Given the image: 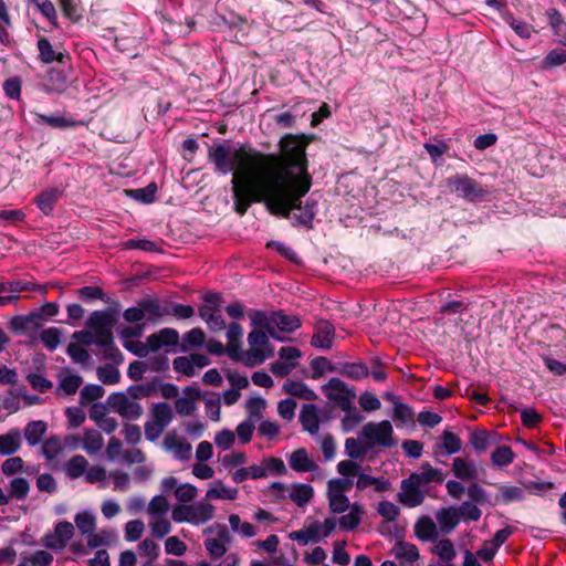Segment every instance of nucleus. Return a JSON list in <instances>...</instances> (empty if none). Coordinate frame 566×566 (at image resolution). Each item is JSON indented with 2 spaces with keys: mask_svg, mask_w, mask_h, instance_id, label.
I'll return each mask as SVG.
<instances>
[{
  "mask_svg": "<svg viewBox=\"0 0 566 566\" xmlns=\"http://www.w3.org/2000/svg\"><path fill=\"white\" fill-rule=\"evenodd\" d=\"M281 153L264 154L250 146L233 148L229 142L208 148V159L213 170L221 175L232 172L231 186L234 210L244 216L253 202H263L273 214L287 218L298 209L297 222L313 227L317 202L301 199L311 189L312 177L307 171L306 144L297 136L286 135L280 140Z\"/></svg>",
  "mask_w": 566,
  "mask_h": 566,
  "instance_id": "f257e3e1",
  "label": "nucleus"
},
{
  "mask_svg": "<svg viewBox=\"0 0 566 566\" xmlns=\"http://www.w3.org/2000/svg\"><path fill=\"white\" fill-rule=\"evenodd\" d=\"M184 503L174 507L171 517L177 523L188 522L191 524H202L213 517L214 509L208 502H191L193 497H178Z\"/></svg>",
  "mask_w": 566,
  "mask_h": 566,
  "instance_id": "f03ea898",
  "label": "nucleus"
},
{
  "mask_svg": "<svg viewBox=\"0 0 566 566\" xmlns=\"http://www.w3.org/2000/svg\"><path fill=\"white\" fill-rule=\"evenodd\" d=\"M248 343L250 348L243 352L242 357V363L248 367L259 366L274 355V348L262 329L253 328L248 335Z\"/></svg>",
  "mask_w": 566,
  "mask_h": 566,
  "instance_id": "7ed1b4c3",
  "label": "nucleus"
},
{
  "mask_svg": "<svg viewBox=\"0 0 566 566\" xmlns=\"http://www.w3.org/2000/svg\"><path fill=\"white\" fill-rule=\"evenodd\" d=\"M444 480L441 470L432 468L426 463L421 467V471L412 473L408 479L402 480V492L397 495H423L428 492V484L431 482L442 483Z\"/></svg>",
  "mask_w": 566,
  "mask_h": 566,
  "instance_id": "20e7f679",
  "label": "nucleus"
},
{
  "mask_svg": "<svg viewBox=\"0 0 566 566\" xmlns=\"http://www.w3.org/2000/svg\"><path fill=\"white\" fill-rule=\"evenodd\" d=\"M360 439L370 450L377 447L391 448L397 444L392 426L388 420L366 423L361 429Z\"/></svg>",
  "mask_w": 566,
  "mask_h": 566,
  "instance_id": "39448f33",
  "label": "nucleus"
},
{
  "mask_svg": "<svg viewBox=\"0 0 566 566\" xmlns=\"http://www.w3.org/2000/svg\"><path fill=\"white\" fill-rule=\"evenodd\" d=\"M113 317L106 311H95L90 315L87 326L95 336V345L107 347L113 343Z\"/></svg>",
  "mask_w": 566,
  "mask_h": 566,
  "instance_id": "423d86ee",
  "label": "nucleus"
},
{
  "mask_svg": "<svg viewBox=\"0 0 566 566\" xmlns=\"http://www.w3.org/2000/svg\"><path fill=\"white\" fill-rule=\"evenodd\" d=\"M326 398L342 410L349 409L356 394L353 388L337 377H333L322 387Z\"/></svg>",
  "mask_w": 566,
  "mask_h": 566,
  "instance_id": "0eeeda50",
  "label": "nucleus"
},
{
  "mask_svg": "<svg viewBox=\"0 0 566 566\" xmlns=\"http://www.w3.org/2000/svg\"><path fill=\"white\" fill-rule=\"evenodd\" d=\"M447 184L452 191L459 193L468 201H475L476 199L485 197L488 193L478 181L468 175H454L448 178Z\"/></svg>",
  "mask_w": 566,
  "mask_h": 566,
  "instance_id": "6e6552de",
  "label": "nucleus"
},
{
  "mask_svg": "<svg viewBox=\"0 0 566 566\" xmlns=\"http://www.w3.org/2000/svg\"><path fill=\"white\" fill-rule=\"evenodd\" d=\"M111 410L118 413L123 419L137 420L143 415V407L139 402L132 400L125 392H114L107 398Z\"/></svg>",
  "mask_w": 566,
  "mask_h": 566,
  "instance_id": "1a4fd4ad",
  "label": "nucleus"
},
{
  "mask_svg": "<svg viewBox=\"0 0 566 566\" xmlns=\"http://www.w3.org/2000/svg\"><path fill=\"white\" fill-rule=\"evenodd\" d=\"M243 328L240 324L230 323L227 329V354L234 361H241L243 357L242 350Z\"/></svg>",
  "mask_w": 566,
  "mask_h": 566,
  "instance_id": "9d476101",
  "label": "nucleus"
},
{
  "mask_svg": "<svg viewBox=\"0 0 566 566\" xmlns=\"http://www.w3.org/2000/svg\"><path fill=\"white\" fill-rule=\"evenodd\" d=\"M164 448L174 453L178 460H189L191 458L192 448L186 439L177 436L176 432H168L163 441Z\"/></svg>",
  "mask_w": 566,
  "mask_h": 566,
  "instance_id": "9b49d317",
  "label": "nucleus"
},
{
  "mask_svg": "<svg viewBox=\"0 0 566 566\" xmlns=\"http://www.w3.org/2000/svg\"><path fill=\"white\" fill-rule=\"evenodd\" d=\"M83 379L80 375L72 373L70 369H64L59 375V384L56 394L60 396H72L76 394Z\"/></svg>",
  "mask_w": 566,
  "mask_h": 566,
  "instance_id": "f8f14e48",
  "label": "nucleus"
},
{
  "mask_svg": "<svg viewBox=\"0 0 566 566\" xmlns=\"http://www.w3.org/2000/svg\"><path fill=\"white\" fill-rule=\"evenodd\" d=\"M334 335V326L327 321H321L317 324L311 344L317 348L329 349L333 346Z\"/></svg>",
  "mask_w": 566,
  "mask_h": 566,
  "instance_id": "ddd939ff",
  "label": "nucleus"
},
{
  "mask_svg": "<svg viewBox=\"0 0 566 566\" xmlns=\"http://www.w3.org/2000/svg\"><path fill=\"white\" fill-rule=\"evenodd\" d=\"M197 488L190 483L178 484L174 476L161 480L159 495H196Z\"/></svg>",
  "mask_w": 566,
  "mask_h": 566,
  "instance_id": "4468645a",
  "label": "nucleus"
},
{
  "mask_svg": "<svg viewBox=\"0 0 566 566\" xmlns=\"http://www.w3.org/2000/svg\"><path fill=\"white\" fill-rule=\"evenodd\" d=\"M63 196V190L57 187H52L40 192L35 198L36 207L45 214L52 213L55 203Z\"/></svg>",
  "mask_w": 566,
  "mask_h": 566,
  "instance_id": "2eb2a0df",
  "label": "nucleus"
},
{
  "mask_svg": "<svg viewBox=\"0 0 566 566\" xmlns=\"http://www.w3.org/2000/svg\"><path fill=\"white\" fill-rule=\"evenodd\" d=\"M199 315L213 332L222 331L226 327L221 310L218 306L205 304L200 307Z\"/></svg>",
  "mask_w": 566,
  "mask_h": 566,
  "instance_id": "dca6fc26",
  "label": "nucleus"
},
{
  "mask_svg": "<svg viewBox=\"0 0 566 566\" xmlns=\"http://www.w3.org/2000/svg\"><path fill=\"white\" fill-rule=\"evenodd\" d=\"M356 488L359 491L370 489L376 493H386L391 490L389 480L384 478H374L368 474H359L356 481Z\"/></svg>",
  "mask_w": 566,
  "mask_h": 566,
  "instance_id": "f3484780",
  "label": "nucleus"
},
{
  "mask_svg": "<svg viewBox=\"0 0 566 566\" xmlns=\"http://www.w3.org/2000/svg\"><path fill=\"white\" fill-rule=\"evenodd\" d=\"M300 421L305 431L312 436L316 434L319 430V416L317 407L313 403L304 405L300 413Z\"/></svg>",
  "mask_w": 566,
  "mask_h": 566,
  "instance_id": "a211bd4d",
  "label": "nucleus"
},
{
  "mask_svg": "<svg viewBox=\"0 0 566 566\" xmlns=\"http://www.w3.org/2000/svg\"><path fill=\"white\" fill-rule=\"evenodd\" d=\"M148 322H157L166 315H170L169 307L161 306L157 298H142L138 301Z\"/></svg>",
  "mask_w": 566,
  "mask_h": 566,
  "instance_id": "6ab92c4d",
  "label": "nucleus"
},
{
  "mask_svg": "<svg viewBox=\"0 0 566 566\" xmlns=\"http://www.w3.org/2000/svg\"><path fill=\"white\" fill-rule=\"evenodd\" d=\"M322 531V524L318 521L311 523L308 526L290 533V538L298 542L302 545H306L310 542L317 543L321 541L322 536L319 532Z\"/></svg>",
  "mask_w": 566,
  "mask_h": 566,
  "instance_id": "aec40b11",
  "label": "nucleus"
},
{
  "mask_svg": "<svg viewBox=\"0 0 566 566\" xmlns=\"http://www.w3.org/2000/svg\"><path fill=\"white\" fill-rule=\"evenodd\" d=\"M22 444L21 433L18 429H11L0 434V454L10 457L19 451Z\"/></svg>",
  "mask_w": 566,
  "mask_h": 566,
  "instance_id": "412c9836",
  "label": "nucleus"
},
{
  "mask_svg": "<svg viewBox=\"0 0 566 566\" xmlns=\"http://www.w3.org/2000/svg\"><path fill=\"white\" fill-rule=\"evenodd\" d=\"M184 391L189 397L178 398L175 402V408L179 415L189 416L196 410L193 399H200L201 391L195 387H186Z\"/></svg>",
  "mask_w": 566,
  "mask_h": 566,
  "instance_id": "4be33fe9",
  "label": "nucleus"
},
{
  "mask_svg": "<svg viewBox=\"0 0 566 566\" xmlns=\"http://www.w3.org/2000/svg\"><path fill=\"white\" fill-rule=\"evenodd\" d=\"M287 462L290 468L296 472H312L316 469L315 463L308 458L307 451L303 448L292 452Z\"/></svg>",
  "mask_w": 566,
  "mask_h": 566,
  "instance_id": "5701e85b",
  "label": "nucleus"
},
{
  "mask_svg": "<svg viewBox=\"0 0 566 566\" xmlns=\"http://www.w3.org/2000/svg\"><path fill=\"white\" fill-rule=\"evenodd\" d=\"M436 517L443 534L452 532L460 522V515L455 507L441 509L437 512Z\"/></svg>",
  "mask_w": 566,
  "mask_h": 566,
  "instance_id": "b1692460",
  "label": "nucleus"
},
{
  "mask_svg": "<svg viewBox=\"0 0 566 566\" xmlns=\"http://www.w3.org/2000/svg\"><path fill=\"white\" fill-rule=\"evenodd\" d=\"M251 323L254 328L265 329L270 336L280 339L273 331L274 312L266 313L264 311L255 310L250 313Z\"/></svg>",
  "mask_w": 566,
  "mask_h": 566,
  "instance_id": "393cba45",
  "label": "nucleus"
},
{
  "mask_svg": "<svg viewBox=\"0 0 566 566\" xmlns=\"http://www.w3.org/2000/svg\"><path fill=\"white\" fill-rule=\"evenodd\" d=\"M452 471L458 479L465 482H473L478 478L476 467L462 458L453 459Z\"/></svg>",
  "mask_w": 566,
  "mask_h": 566,
  "instance_id": "a878e982",
  "label": "nucleus"
},
{
  "mask_svg": "<svg viewBox=\"0 0 566 566\" xmlns=\"http://www.w3.org/2000/svg\"><path fill=\"white\" fill-rule=\"evenodd\" d=\"M69 86V81L63 71L50 70L44 83L45 91L49 93H63Z\"/></svg>",
  "mask_w": 566,
  "mask_h": 566,
  "instance_id": "bb28decb",
  "label": "nucleus"
},
{
  "mask_svg": "<svg viewBox=\"0 0 566 566\" xmlns=\"http://www.w3.org/2000/svg\"><path fill=\"white\" fill-rule=\"evenodd\" d=\"M229 541V533L224 528L219 532L218 537L207 538L205 547L212 558H219L227 552L226 543Z\"/></svg>",
  "mask_w": 566,
  "mask_h": 566,
  "instance_id": "cd10ccee",
  "label": "nucleus"
},
{
  "mask_svg": "<svg viewBox=\"0 0 566 566\" xmlns=\"http://www.w3.org/2000/svg\"><path fill=\"white\" fill-rule=\"evenodd\" d=\"M391 553L397 559L405 560L410 564L418 560L420 557L418 547L415 544L403 541L397 542L394 545Z\"/></svg>",
  "mask_w": 566,
  "mask_h": 566,
  "instance_id": "c85d7f7f",
  "label": "nucleus"
},
{
  "mask_svg": "<svg viewBox=\"0 0 566 566\" xmlns=\"http://www.w3.org/2000/svg\"><path fill=\"white\" fill-rule=\"evenodd\" d=\"M301 327V321L295 315H287L283 311L274 312L273 331L292 333Z\"/></svg>",
  "mask_w": 566,
  "mask_h": 566,
  "instance_id": "c756f323",
  "label": "nucleus"
},
{
  "mask_svg": "<svg viewBox=\"0 0 566 566\" xmlns=\"http://www.w3.org/2000/svg\"><path fill=\"white\" fill-rule=\"evenodd\" d=\"M415 534L421 541H436L438 537L437 526L433 521L428 517H421L415 525Z\"/></svg>",
  "mask_w": 566,
  "mask_h": 566,
  "instance_id": "7c9ffc66",
  "label": "nucleus"
},
{
  "mask_svg": "<svg viewBox=\"0 0 566 566\" xmlns=\"http://www.w3.org/2000/svg\"><path fill=\"white\" fill-rule=\"evenodd\" d=\"M172 418V409L168 402L154 403L150 410V420L160 423L166 428L171 422Z\"/></svg>",
  "mask_w": 566,
  "mask_h": 566,
  "instance_id": "2f4dec72",
  "label": "nucleus"
},
{
  "mask_svg": "<svg viewBox=\"0 0 566 566\" xmlns=\"http://www.w3.org/2000/svg\"><path fill=\"white\" fill-rule=\"evenodd\" d=\"M88 467V461L85 457L76 454L72 457L64 467L65 473L71 479H77L85 475Z\"/></svg>",
  "mask_w": 566,
  "mask_h": 566,
  "instance_id": "473e14b6",
  "label": "nucleus"
},
{
  "mask_svg": "<svg viewBox=\"0 0 566 566\" xmlns=\"http://www.w3.org/2000/svg\"><path fill=\"white\" fill-rule=\"evenodd\" d=\"M269 490L271 492H287L289 495H313L314 490L310 484L301 483V484H293L291 486H286L283 483L280 482H273L270 484Z\"/></svg>",
  "mask_w": 566,
  "mask_h": 566,
  "instance_id": "72a5a7b5",
  "label": "nucleus"
},
{
  "mask_svg": "<svg viewBox=\"0 0 566 566\" xmlns=\"http://www.w3.org/2000/svg\"><path fill=\"white\" fill-rule=\"evenodd\" d=\"M46 431V423L42 420L30 421L24 428V438L30 446L41 442Z\"/></svg>",
  "mask_w": 566,
  "mask_h": 566,
  "instance_id": "f704fd0d",
  "label": "nucleus"
},
{
  "mask_svg": "<svg viewBox=\"0 0 566 566\" xmlns=\"http://www.w3.org/2000/svg\"><path fill=\"white\" fill-rule=\"evenodd\" d=\"M39 57L43 63H52L59 61L63 63L64 54L55 53L51 42L46 38H41L38 41Z\"/></svg>",
  "mask_w": 566,
  "mask_h": 566,
  "instance_id": "c9c22d12",
  "label": "nucleus"
},
{
  "mask_svg": "<svg viewBox=\"0 0 566 566\" xmlns=\"http://www.w3.org/2000/svg\"><path fill=\"white\" fill-rule=\"evenodd\" d=\"M104 441L101 433L94 429H87L83 437V449L88 454H96L103 448Z\"/></svg>",
  "mask_w": 566,
  "mask_h": 566,
  "instance_id": "e433bc0d",
  "label": "nucleus"
},
{
  "mask_svg": "<svg viewBox=\"0 0 566 566\" xmlns=\"http://www.w3.org/2000/svg\"><path fill=\"white\" fill-rule=\"evenodd\" d=\"M391 417L397 422V426H405L413 422L415 412L410 406L400 401L395 402V407H392Z\"/></svg>",
  "mask_w": 566,
  "mask_h": 566,
  "instance_id": "4c0bfd02",
  "label": "nucleus"
},
{
  "mask_svg": "<svg viewBox=\"0 0 566 566\" xmlns=\"http://www.w3.org/2000/svg\"><path fill=\"white\" fill-rule=\"evenodd\" d=\"M547 18L549 25L554 30V34L558 38V43L566 45V36L564 34L566 24L564 23L562 14L556 9H548Z\"/></svg>",
  "mask_w": 566,
  "mask_h": 566,
  "instance_id": "58836bf2",
  "label": "nucleus"
},
{
  "mask_svg": "<svg viewBox=\"0 0 566 566\" xmlns=\"http://www.w3.org/2000/svg\"><path fill=\"white\" fill-rule=\"evenodd\" d=\"M361 510L357 504H353L348 514L342 515L338 518L339 527L345 531L355 530L360 523Z\"/></svg>",
  "mask_w": 566,
  "mask_h": 566,
  "instance_id": "ea45409f",
  "label": "nucleus"
},
{
  "mask_svg": "<svg viewBox=\"0 0 566 566\" xmlns=\"http://www.w3.org/2000/svg\"><path fill=\"white\" fill-rule=\"evenodd\" d=\"M205 343V333L201 328H192L182 337L181 350L201 347Z\"/></svg>",
  "mask_w": 566,
  "mask_h": 566,
  "instance_id": "a19ab883",
  "label": "nucleus"
},
{
  "mask_svg": "<svg viewBox=\"0 0 566 566\" xmlns=\"http://www.w3.org/2000/svg\"><path fill=\"white\" fill-rule=\"evenodd\" d=\"M33 3L43 17L48 19L54 29L59 28L57 13L54 4L50 0H29Z\"/></svg>",
  "mask_w": 566,
  "mask_h": 566,
  "instance_id": "79ce46f5",
  "label": "nucleus"
},
{
  "mask_svg": "<svg viewBox=\"0 0 566 566\" xmlns=\"http://www.w3.org/2000/svg\"><path fill=\"white\" fill-rule=\"evenodd\" d=\"M36 122L40 124H45L53 128H60L64 129L67 127H72L75 125V122L72 119H69L64 116L60 115H44V114H36Z\"/></svg>",
  "mask_w": 566,
  "mask_h": 566,
  "instance_id": "37998d69",
  "label": "nucleus"
},
{
  "mask_svg": "<svg viewBox=\"0 0 566 566\" xmlns=\"http://www.w3.org/2000/svg\"><path fill=\"white\" fill-rule=\"evenodd\" d=\"M369 450V447L361 439L348 438L345 441V452L350 459H359Z\"/></svg>",
  "mask_w": 566,
  "mask_h": 566,
  "instance_id": "c03bdc74",
  "label": "nucleus"
},
{
  "mask_svg": "<svg viewBox=\"0 0 566 566\" xmlns=\"http://www.w3.org/2000/svg\"><path fill=\"white\" fill-rule=\"evenodd\" d=\"M566 63V51L563 49L551 50L541 62V69L551 70Z\"/></svg>",
  "mask_w": 566,
  "mask_h": 566,
  "instance_id": "a18cd8bd",
  "label": "nucleus"
},
{
  "mask_svg": "<svg viewBox=\"0 0 566 566\" xmlns=\"http://www.w3.org/2000/svg\"><path fill=\"white\" fill-rule=\"evenodd\" d=\"M344 411L345 416L342 418V429L345 432H350L363 421L364 417L357 408L353 407V403L349 406V409Z\"/></svg>",
  "mask_w": 566,
  "mask_h": 566,
  "instance_id": "49530a36",
  "label": "nucleus"
},
{
  "mask_svg": "<svg viewBox=\"0 0 566 566\" xmlns=\"http://www.w3.org/2000/svg\"><path fill=\"white\" fill-rule=\"evenodd\" d=\"M104 394L105 390L101 385H86L80 391V402L82 405H87L94 400L102 398Z\"/></svg>",
  "mask_w": 566,
  "mask_h": 566,
  "instance_id": "de8ad7c7",
  "label": "nucleus"
},
{
  "mask_svg": "<svg viewBox=\"0 0 566 566\" xmlns=\"http://www.w3.org/2000/svg\"><path fill=\"white\" fill-rule=\"evenodd\" d=\"M266 402L262 397H251L245 402L247 412L249 420L259 421L262 418V411L265 408Z\"/></svg>",
  "mask_w": 566,
  "mask_h": 566,
  "instance_id": "09e8293b",
  "label": "nucleus"
},
{
  "mask_svg": "<svg viewBox=\"0 0 566 566\" xmlns=\"http://www.w3.org/2000/svg\"><path fill=\"white\" fill-rule=\"evenodd\" d=\"M96 374L97 378L105 385H115L120 380L119 370L112 365L99 366Z\"/></svg>",
  "mask_w": 566,
  "mask_h": 566,
  "instance_id": "8fccbe9b",
  "label": "nucleus"
},
{
  "mask_svg": "<svg viewBox=\"0 0 566 566\" xmlns=\"http://www.w3.org/2000/svg\"><path fill=\"white\" fill-rule=\"evenodd\" d=\"M342 375L358 380L369 375L368 367L363 363H347L340 370Z\"/></svg>",
  "mask_w": 566,
  "mask_h": 566,
  "instance_id": "3c124183",
  "label": "nucleus"
},
{
  "mask_svg": "<svg viewBox=\"0 0 566 566\" xmlns=\"http://www.w3.org/2000/svg\"><path fill=\"white\" fill-rule=\"evenodd\" d=\"M85 480L88 483L98 484L101 486H106L109 484L108 474L102 467H92L87 469L85 473Z\"/></svg>",
  "mask_w": 566,
  "mask_h": 566,
  "instance_id": "603ef678",
  "label": "nucleus"
},
{
  "mask_svg": "<svg viewBox=\"0 0 566 566\" xmlns=\"http://www.w3.org/2000/svg\"><path fill=\"white\" fill-rule=\"evenodd\" d=\"M514 459V453L510 447H497L491 453V461L495 467H504L510 464Z\"/></svg>",
  "mask_w": 566,
  "mask_h": 566,
  "instance_id": "864d4df0",
  "label": "nucleus"
},
{
  "mask_svg": "<svg viewBox=\"0 0 566 566\" xmlns=\"http://www.w3.org/2000/svg\"><path fill=\"white\" fill-rule=\"evenodd\" d=\"M156 192H157V186L154 182L149 184L148 186H146L144 188L129 190V195L134 199H136L140 202H144V203L154 202L155 198H156Z\"/></svg>",
  "mask_w": 566,
  "mask_h": 566,
  "instance_id": "5fc2aeb1",
  "label": "nucleus"
},
{
  "mask_svg": "<svg viewBox=\"0 0 566 566\" xmlns=\"http://www.w3.org/2000/svg\"><path fill=\"white\" fill-rule=\"evenodd\" d=\"M61 331L56 327H50L44 329L40 334V339L49 350H54L61 343Z\"/></svg>",
  "mask_w": 566,
  "mask_h": 566,
  "instance_id": "6e6d98bb",
  "label": "nucleus"
},
{
  "mask_svg": "<svg viewBox=\"0 0 566 566\" xmlns=\"http://www.w3.org/2000/svg\"><path fill=\"white\" fill-rule=\"evenodd\" d=\"M63 451V444L59 437L46 439L42 446V453L48 460H54Z\"/></svg>",
  "mask_w": 566,
  "mask_h": 566,
  "instance_id": "4d7b16f0",
  "label": "nucleus"
},
{
  "mask_svg": "<svg viewBox=\"0 0 566 566\" xmlns=\"http://www.w3.org/2000/svg\"><path fill=\"white\" fill-rule=\"evenodd\" d=\"M155 391V386L151 384H139V385H132L127 388L126 395L132 400H137L142 398H148L150 397Z\"/></svg>",
  "mask_w": 566,
  "mask_h": 566,
  "instance_id": "13d9d810",
  "label": "nucleus"
},
{
  "mask_svg": "<svg viewBox=\"0 0 566 566\" xmlns=\"http://www.w3.org/2000/svg\"><path fill=\"white\" fill-rule=\"evenodd\" d=\"M461 440L458 436L450 431H444L442 436V444L440 448H443L444 454L450 455L458 453L461 450Z\"/></svg>",
  "mask_w": 566,
  "mask_h": 566,
  "instance_id": "bf43d9fd",
  "label": "nucleus"
},
{
  "mask_svg": "<svg viewBox=\"0 0 566 566\" xmlns=\"http://www.w3.org/2000/svg\"><path fill=\"white\" fill-rule=\"evenodd\" d=\"M126 249H138L147 252H160L161 249L157 242L147 239H129L123 243Z\"/></svg>",
  "mask_w": 566,
  "mask_h": 566,
  "instance_id": "052dcab7",
  "label": "nucleus"
},
{
  "mask_svg": "<svg viewBox=\"0 0 566 566\" xmlns=\"http://www.w3.org/2000/svg\"><path fill=\"white\" fill-rule=\"evenodd\" d=\"M354 482L352 479L339 478L328 483V495H343L350 491Z\"/></svg>",
  "mask_w": 566,
  "mask_h": 566,
  "instance_id": "680f3d73",
  "label": "nucleus"
},
{
  "mask_svg": "<svg viewBox=\"0 0 566 566\" xmlns=\"http://www.w3.org/2000/svg\"><path fill=\"white\" fill-rule=\"evenodd\" d=\"M167 497H151L147 512L154 517H163L169 511Z\"/></svg>",
  "mask_w": 566,
  "mask_h": 566,
  "instance_id": "e2e57ef3",
  "label": "nucleus"
},
{
  "mask_svg": "<svg viewBox=\"0 0 566 566\" xmlns=\"http://www.w3.org/2000/svg\"><path fill=\"white\" fill-rule=\"evenodd\" d=\"M432 552L446 562H451L455 557V549L450 539H441Z\"/></svg>",
  "mask_w": 566,
  "mask_h": 566,
  "instance_id": "0e129e2a",
  "label": "nucleus"
},
{
  "mask_svg": "<svg viewBox=\"0 0 566 566\" xmlns=\"http://www.w3.org/2000/svg\"><path fill=\"white\" fill-rule=\"evenodd\" d=\"M234 441L235 434L230 429H222L221 431L217 432L214 437L216 446L223 451L231 449L234 444Z\"/></svg>",
  "mask_w": 566,
  "mask_h": 566,
  "instance_id": "69168bd1",
  "label": "nucleus"
},
{
  "mask_svg": "<svg viewBox=\"0 0 566 566\" xmlns=\"http://www.w3.org/2000/svg\"><path fill=\"white\" fill-rule=\"evenodd\" d=\"M266 476L269 475H282L286 473V467L280 458H266L263 460Z\"/></svg>",
  "mask_w": 566,
  "mask_h": 566,
  "instance_id": "338daca9",
  "label": "nucleus"
},
{
  "mask_svg": "<svg viewBox=\"0 0 566 566\" xmlns=\"http://www.w3.org/2000/svg\"><path fill=\"white\" fill-rule=\"evenodd\" d=\"M22 82L20 77L13 76L4 81L3 91L10 99H20Z\"/></svg>",
  "mask_w": 566,
  "mask_h": 566,
  "instance_id": "774afa93",
  "label": "nucleus"
}]
</instances>
